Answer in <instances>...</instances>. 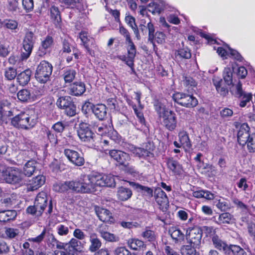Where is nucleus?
Wrapping results in <instances>:
<instances>
[{"mask_svg": "<svg viewBox=\"0 0 255 255\" xmlns=\"http://www.w3.org/2000/svg\"><path fill=\"white\" fill-rule=\"evenodd\" d=\"M127 50V64L130 67L133 66V62L136 53V47L132 40H129L125 42Z\"/></svg>", "mask_w": 255, "mask_h": 255, "instance_id": "nucleus-15", "label": "nucleus"}, {"mask_svg": "<svg viewBox=\"0 0 255 255\" xmlns=\"http://www.w3.org/2000/svg\"><path fill=\"white\" fill-rule=\"evenodd\" d=\"M165 35L161 31H157L154 34L153 41L155 40L157 43L163 44L165 41ZM154 44V42L152 43Z\"/></svg>", "mask_w": 255, "mask_h": 255, "instance_id": "nucleus-52", "label": "nucleus"}, {"mask_svg": "<svg viewBox=\"0 0 255 255\" xmlns=\"http://www.w3.org/2000/svg\"><path fill=\"white\" fill-rule=\"evenodd\" d=\"M220 115L223 119L228 120L233 115V111L228 108H224L220 111Z\"/></svg>", "mask_w": 255, "mask_h": 255, "instance_id": "nucleus-50", "label": "nucleus"}, {"mask_svg": "<svg viewBox=\"0 0 255 255\" xmlns=\"http://www.w3.org/2000/svg\"><path fill=\"white\" fill-rule=\"evenodd\" d=\"M175 55L176 57L179 56L180 58L189 59L191 58V54L188 48H183L176 51Z\"/></svg>", "mask_w": 255, "mask_h": 255, "instance_id": "nucleus-43", "label": "nucleus"}, {"mask_svg": "<svg viewBox=\"0 0 255 255\" xmlns=\"http://www.w3.org/2000/svg\"><path fill=\"white\" fill-rule=\"evenodd\" d=\"M142 237L149 242L153 241L155 239L154 233L149 230H147L143 232L142 233Z\"/></svg>", "mask_w": 255, "mask_h": 255, "instance_id": "nucleus-58", "label": "nucleus"}, {"mask_svg": "<svg viewBox=\"0 0 255 255\" xmlns=\"http://www.w3.org/2000/svg\"><path fill=\"white\" fill-rule=\"evenodd\" d=\"M248 150L250 152H255V133L251 135L246 144Z\"/></svg>", "mask_w": 255, "mask_h": 255, "instance_id": "nucleus-49", "label": "nucleus"}, {"mask_svg": "<svg viewBox=\"0 0 255 255\" xmlns=\"http://www.w3.org/2000/svg\"><path fill=\"white\" fill-rule=\"evenodd\" d=\"M79 38L83 43V45L86 49L87 52L90 55H92L93 52L91 48L96 47L94 39L90 37L88 33L86 32H80L79 34Z\"/></svg>", "mask_w": 255, "mask_h": 255, "instance_id": "nucleus-16", "label": "nucleus"}, {"mask_svg": "<svg viewBox=\"0 0 255 255\" xmlns=\"http://www.w3.org/2000/svg\"><path fill=\"white\" fill-rule=\"evenodd\" d=\"M37 163L34 160L27 161L23 167V174L27 176H30L36 171Z\"/></svg>", "mask_w": 255, "mask_h": 255, "instance_id": "nucleus-31", "label": "nucleus"}, {"mask_svg": "<svg viewBox=\"0 0 255 255\" xmlns=\"http://www.w3.org/2000/svg\"><path fill=\"white\" fill-rule=\"evenodd\" d=\"M64 153L68 159L74 165L82 166L84 164V158L77 151L70 149H65Z\"/></svg>", "mask_w": 255, "mask_h": 255, "instance_id": "nucleus-13", "label": "nucleus"}, {"mask_svg": "<svg viewBox=\"0 0 255 255\" xmlns=\"http://www.w3.org/2000/svg\"><path fill=\"white\" fill-rule=\"evenodd\" d=\"M139 30L143 35L146 34L147 30L148 31V40L151 43H153L154 33L155 32V28L153 24L150 21L147 23L146 26L144 24H140L139 25Z\"/></svg>", "mask_w": 255, "mask_h": 255, "instance_id": "nucleus-21", "label": "nucleus"}, {"mask_svg": "<svg viewBox=\"0 0 255 255\" xmlns=\"http://www.w3.org/2000/svg\"><path fill=\"white\" fill-rule=\"evenodd\" d=\"M12 125L16 128L22 129H29L36 124L35 120L25 113H22L15 116L11 120Z\"/></svg>", "mask_w": 255, "mask_h": 255, "instance_id": "nucleus-4", "label": "nucleus"}, {"mask_svg": "<svg viewBox=\"0 0 255 255\" xmlns=\"http://www.w3.org/2000/svg\"><path fill=\"white\" fill-rule=\"evenodd\" d=\"M4 233L6 238L8 239H13L18 236L19 231L17 229L7 228H5Z\"/></svg>", "mask_w": 255, "mask_h": 255, "instance_id": "nucleus-47", "label": "nucleus"}, {"mask_svg": "<svg viewBox=\"0 0 255 255\" xmlns=\"http://www.w3.org/2000/svg\"><path fill=\"white\" fill-rule=\"evenodd\" d=\"M167 166L168 169L175 174L179 175L183 171L182 165L173 158H168L167 159Z\"/></svg>", "mask_w": 255, "mask_h": 255, "instance_id": "nucleus-28", "label": "nucleus"}, {"mask_svg": "<svg viewBox=\"0 0 255 255\" xmlns=\"http://www.w3.org/2000/svg\"><path fill=\"white\" fill-rule=\"evenodd\" d=\"M80 176L77 180L67 181L64 182H58L53 185V189L56 192H64L68 190L78 193H82L80 188L81 186Z\"/></svg>", "mask_w": 255, "mask_h": 255, "instance_id": "nucleus-6", "label": "nucleus"}, {"mask_svg": "<svg viewBox=\"0 0 255 255\" xmlns=\"http://www.w3.org/2000/svg\"><path fill=\"white\" fill-rule=\"evenodd\" d=\"M226 253L230 255L232 253L234 255H246V252L240 247L236 245L228 246Z\"/></svg>", "mask_w": 255, "mask_h": 255, "instance_id": "nucleus-39", "label": "nucleus"}, {"mask_svg": "<svg viewBox=\"0 0 255 255\" xmlns=\"http://www.w3.org/2000/svg\"><path fill=\"white\" fill-rule=\"evenodd\" d=\"M76 72L74 70L66 71L63 74V78L66 83L71 82L75 78Z\"/></svg>", "mask_w": 255, "mask_h": 255, "instance_id": "nucleus-48", "label": "nucleus"}, {"mask_svg": "<svg viewBox=\"0 0 255 255\" xmlns=\"http://www.w3.org/2000/svg\"><path fill=\"white\" fill-rule=\"evenodd\" d=\"M17 213L15 210H6L0 212V222H5L13 220Z\"/></svg>", "mask_w": 255, "mask_h": 255, "instance_id": "nucleus-35", "label": "nucleus"}, {"mask_svg": "<svg viewBox=\"0 0 255 255\" xmlns=\"http://www.w3.org/2000/svg\"><path fill=\"white\" fill-rule=\"evenodd\" d=\"M16 70L13 68L9 67L5 69L4 72V76L8 80L14 79L16 76Z\"/></svg>", "mask_w": 255, "mask_h": 255, "instance_id": "nucleus-55", "label": "nucleus"}, {"mask_svg": "<svg viewBox=\"0 0 255 255\" xmlns=\"http://www.w3.org/2000/svg\"><path fill=\"white\" fill-rule=\"evenodd\" d=\"M89 241L90 246H89V250L90 252H95L101 248L102 243L96 233H91L89 234Z\"/></svg>", "mask_w": 255, "mask_h": 255, "instance_id": "nucleus-22", "label": "nucleus"}, {"mask_svg": "<svg viewBox=\"0 0 255 255\" xmlns=\"http://www.w3.org/2000/svg\"><path fill=\"white\" fill-rule=\"evenodd\" d=\"M85 84L81 82H76L71 84L68 88L70 94L75 96H79L83 94L85 92Z\"/></svg>", "mask_w": 255, "mask_h": 255, "instance_id": "nucleus-20", "label": "nucleus"}, {"mask_svg": "<svg viewBox=\"0 0 255 255\" xmlns=\"http://www.w3.org/2000/svg\"><path fill=\"white\" fill-rule=\"evenodd\" d=\"M95 212L99 219L103 222L111 223L114 221L112 213L107 209L100 207H95Z\"/></svg>", "mask_w": 255, "mask_h": 255, "instance_id": "nucleus-17", "label": "nucleus"}, {"mask_svg": "<svg viewBox=\"0 0 255 255\" xmlns=\"http://www.w3.org/2000/svg\"><path fill=\"white\" fill-rule=\"evenodd\" d=\"M47 201L46 193L45 192L39 193L36 197L34 205L27 208V212L36 216H40L46 206Z\"/></svg>", "mask_w": 255, "mask_h": 255, "instance_id": "nucleus-5", "label": "nucleus"}, {"mask_svg": "<svg viewBox=\"0 0 255 255\" xmlns=\"http://www.w3.org/2000/svg\"><path fill=\"white\" fill-rule=\"evenodd\" d=\"M126 22L130 26L133 30L135 37L137 40L140 39L139 29L135 22V18L131 15H127L125 17Z\"/></svg>", "mask_w": 255, "mask_h": 255, "instance_id": "nucleus-32", "label": "nucleus"}, {"mask_svg": "<svg viewBox=\"0 0 255 255\" xmlns=\"http://www.w3.org/2000/svg\"><path fill=\"white\" fill-rule=\"evenodd\" d=\"M130 151L134 156L138 157L139 158L146 159L147 157L152 156V153L149 151L141 147H131Z\"/></svg>", "mask_w": 255, "mask_h": 255, "instance_id": "nucleus-25", "label": "nucleus"}, {"mask_svg": "<svg viewBox=\"0 0 255 255\" xmlns=\"http://www.w3.org/2000/svg\"><path fill=\"white\" fill-rule=\"evenodd\" d=\"M93 128L95 129V131L98 134L102 135L103 134L106 133L108 131V128L105 125H93Z\"/></svg>", "mask_w": 255, "mask_h": 255, "instance_id": "nucleus-61", "label": "nucleus"}, {"mask_svg": "<svg viewBox=\"0 0 255 255\" xmlns=\"http://www.w3.org/2000/svg\"><path fill=\"white\" fill-rule=\"evenodd\" d=\"M101 237L108 242H118L119 241V238L118 236L107 231Z\"/></svg>", "mask_w": 255, "mask_h": 255, "instance_id": "nucleus-59", "label": "nucleus"}, {"mask_svg": "<svg viewBox=\"0 0 255 255\" xmlns=\"http://www.w3.org/2000/svg\"><path fill=\"white\" fill-rule=\"evenodd\" d=\"M4 25L7 28L15 30L17 28L18 23L15 20L8 19L4 22Z\"/></svg>", "mask_w": 255, "mask_h": 255, "instance_id": "nucleus-63", "label": "nucleus"}, {"mask_svg": "<svg viewBox=\"0 0 255 255\" xmlns=\"http://www.w3.org/2000/svg\"><path fill=\"white\" fill-rule=\"evenodd\" d=\"M182 82L186 86L195 87L197 85V82L190 76H183Z\"/></svg>", "mask_w": 255, "mask_h": 255, "instance_id": "nucleus-57", "label": "nucleus"}, {"mask_svg": "<svg viewBox=\"0 0 255 255\" xmlns=\"http://www.w3.org/2000/svg\"><path fill=\"white\" fill-rule=\"evenodd\" d=\"M117 194L120 200L126 201L130 198L132 195V192L128 188L121 187L118 189Z\"/></svg>", "mask_w": 255, "mask_h": 255, "instance_id": "nucleus-36", "label": "nucleus"}, {"mask_svg": "<svg viewBox=\"0 0 255 255\" xmlns=\"http://www.w3.org/2000/svg\"><path fill=\"white\" fill-rule=\"evenodd\" d=\"M129 159V155L128 153L123 151L122 153H121L120 157L117 162H119L120 164L126 166L128 165V162Z\"/></svg>", "mask_w": 255, "mask_h": 255, "instance_id": "nucleus-53", "label": "nucleus"}, {"mask_svg": "<svg viewBox=\"0 0 255 255\" xmlns=\"http://www.w3.org/2000/svg\"><path fill=\"white\" fill-rule=\"evenodd\" d=\"M77 132L81 141L92 143L94 141L95 134L86 123H80L79 125Z\"/></svg>", "mask_w": 255, "mask_h": 255, "instance_id": "nucleus-10", "label": "nucleus"}, {"mask_svg": "<svg viewBox=\"0 0 255 255\" xmlns=\"http://www.w3.org/2000/svg\"><path fill=\"white\" fill-rule=\"evenodd\" d=\"M128 246L131 249L137 251L145 246L143 242L137 239H129L127 242Z\"/></svg>", "mask_w": 255, "mask_h": 255, "instance_id": "nucleus-37", "label": "nucleus"}, {"mask_svg": "<svg viewBox=\"0 0 255 255\" xmlns=\"http://www.w3.org/2000/svg\"><path fill=\"white\" fill-rule=\"evenodd\" d=\"M35 42L34 34L31 31L26 33L22 42L23 51L22 52L21 58L22 59H27L32 52Z\"/></svg>", "mask_w": 255, "mask_h": 255, "instance_id": "nucleus-12", "label": "nucleus"}, {"mask_svg": "<svg viewBox=\"0 0 255 255\" xmlns=\"http://www.w3.org/2000/svg\"><path fill=\"white\" fill-rule=\"evenodd\" d=\"M213 82L217 92L221 96H226L228 94V89L227 87L224 85L221 79L217 77H214Z\"/></svg>", "mask_w": 255, "mask_h": 255, "instance_id": "nucleus-24", "label": "nucleus"}, {"mask_svg": "<svg viewBox=\"0 0 255 255\" xmlns=\"http://www.w3.org/2000/svg\"><path fill=\"white\" fill-rule=\"evenodd\" d=\"M18 99L21 102H27L30 98V93L27 90L23 89L17 94Z\"/></svg>", "mask_w": 255, "mask_h": 255, "instance_id": "nucleus-46", "label": "nucleus"}, {"mask_svg": "<svg viewBox=\"0 0 255 255\" xmlns=\"http://www.w3.org/2000/svg\"><path fill=\"white\" fill-rule=\"evenodd\" d=\"M233 219V216L230 213L226 212L221 214L218 218L217 223L218 224L231 223Z\"/></svg>", "mask_w": 255, "mask_h": 255, "instance_id": "nucleus-41", "label": "nucleus"}, {"mask_svg": "<svg viewBox=\"0 0 255 255\" xmlns=\"http://www.w3.org/2000/svg\"><path fill=\"white\" fill-rule=\"evenodd\" d=\"M83 246L81 242L76 239H72L68 244V250L71 254H74L76 252H80L82 251Z\"/></svg>", "mask_w": 255, "mask_h": 255, "instance_id": "nucleus-30", "label": "nucleus"}, {"mask_svg": "<svg viewBox=\"0 0 255 255\" xmlns=\"http://www.w3.org/2000/svg\"><path fill=\"white\" fill-rule=\"evenodd\" d=\"M31 74V71L29 69H26L18 74L17 80L19 84L22 86L27 84L30 80Z\"/></svg>", "mask_w": 255, "mask_h": 255, "instance_id": "nucleus-34", "label": "nucleus"}, {"mask_svg": "<svg viewBox=\"0 0 255 255\" xmlns=\"http://www.w3.org/2000/svg\"><path fill=\"white\" fill-rule=\"evenodd\" d=\"M249 130V127L246 124H243L240 127L238 132V141L240 145H245L251 137Z\"/></svg>", "mask_w": 255, "mask_h": 255, "instance_id": "nucleus-19", "label": "nucleus"}, {"mask_svg": "<svg viewBox=\"0 0 255 255\" xmlns=\"http://www.w3.org/2000/svg\"><path fill=\"white\" fill-rule=\"evenodd\" d=\"M130 253L125 247H118L114 251L115 255H130Z\"/></svg>", "mask_w": 255, "mask_h": 255, "instance_id": "nucleus-64", "label": "nucleus"}, {"mask_svg": "<svg viewBox=\"0 0 255 255\" xmlns=\"http://www.w3.org/2000/svg\"><path fill=\"white\" fill-rule=\"evenodd\" d=\"M93 113L100 120H103L107 116L106 106L102 104H97L93 109Z\"/></svg>", "mask_w": 255, "mask_h": 255, "instance_id": "nucleus-27", "label": "nucleus"}, {"mask_svg": "<svg viewBox=\"0 0 255 255\" xmlns=\"http://www.w3.org/2000/svg\"><path fill=\"white\" fill-rule=\"evenodd\" d=\"M232 71L229 68H226L223 73V78L225 82L227 85H230L233 83Z\"/></svg>", "mask_w": 255, "mask_h": 255, "instance_id": "nucleus-44", "label": "nucleus"}, {"mask_svg": "<svg viewBox=\"0 0 255 255\" xmlns=\"http://www.w3.org/2000/svg\"><path fill=\"white\" fill-rule=\"evenodd\" d=\"M50 11L51 18L56 22H58L60 20V15L58 8L55 6H52Z\"/></svg>", "mask_w": 255, "mask_h": 255, "instance_id": "nucleus-51", "label": "nucleus"}, {"mask_svg": "<svg viewBox=\"0 0 255 255\" xmlns=\"http://www.w3.org/2000/svg\"><path fill=\"white\" fill-rule=\"evenodd\" d=\"M66 126L65 124L61 122H58L52 126V128L55 132L61 133L64 131Z\"/></svg>", "mask_w": 255, "mask_h": 255, "instance_id": "nucleus-62", "label": "nucleus"}, {"mask_svg": "<svg viewBox=\"0 0 255 255\" xmlns=\"http://www.w3.org/2000/svg\"><path fill=\"white\" fill-rule=\"evenodd\" d=\"M18 196L16 194H12L9 196L1 200V203L4 204L6 207L15 206L18 204Z\"/></svg>", "mask_w": 255, "mask_h": 255, "instance_id": "nucleus-33", "label": "nucleus"}, {"mask_svg": "<svg viewBox=\"0 0 255 255\" xmlns=\"http://www.w3.org/2000/svg\"><path fill=\"white\" fill-rule=\"evenodd\" d=\"M53 43V39L51 36H47L41 42V48L46 50L50 48Z\"/></svg>", "mask_w": 255, "mask_h": 255, "instance_id": "nucleus-54", "label": "nucleus"}, {"mask_svg": "<svg viewBox=\"0 0 255 255\" xmlns=\"http://www.w3.org/2000/svg\"><path fill=\"white\" fill-rule=\"evenodd\" d=\"M169 232L175 243H181L185 240V235L179 229L176 227L170 228Z\"/></svg>", "mask_w": 255, "mask_h": 255, "instance_id": "nucleus-23", "label": "nucleus"}, {"mask_svg": "<svg viewBox=\"0 0 255 255\" xmlns=\"http://www.w3.org/2000/svg\"><path fill=\"white\" fill-rule=\"evenodd\" d=\"M193 246L190 245H183L180 248V252L182 255H199L196 252Z\"/></svg>", "mask_w": 255, "mask_h": 255, "instance_id": "nucleus-40", "label": "nucleus"}, {"mask_svg": "<svg viewBox=\"0 0 255 255\" xmlns=\"http://www.w3.org/2000/svg\"><path fill=\"white\" fill-rule=\"evenodd\" d=\"M82 193H91L96 191L97 179L96 173L80 176Z\"/></svg>", "mask_w": 255, "mask_h": 255, "instance_id": "nucleus-7", "label": "nucleus"}, {"mask_svg": "<svg viewBox=\"0 0 255 255\" xmlns=\"http://www.w3.org/2000/svg\"><path fill=\"white\" fill-rule=\"evenodd\" d=\"M82 0H60V1L67 5L72 7H76L78 9L81 10L82 8L81 2Z\"/></svg>", "mask_w": 255, "mask_h": 255, "instance_id": "nucleus-45", "label": "nucleus"}, {"mask_svg": "<svg viewBox=\"0 0 255 255\" xmlns=\"http://www.w3.org/2000/svg\"><path fill=\"white\" fill-rule=\"evenodd\" d=\"M172 98L178 104L186 108H193L198 104V101L192 95L176 93L174 94Z\"/></svg>", "mask_w": 255, "mask_h": 255, "instance_id": "nucleus-9", "label": "nucleus"}, {"mask_svg": "<svg viewBox=\"0 0 255 255\" xmlns=\"http://www.w3.org/2000/svg\"><path fill=\"white\" fill-rule=\"evenodd\" d=\"M154 197L160 209L163 210L166 208L168 204V200L165 193L163 190L160 188L156 189L154 191Z\"/></svg>", "mask_w": 255, "mask_h": 255, "instance_id": "nucleus-18", "label": "nucleus"}, {"mask_svg": "<svg viewBox=\"0 0 255 255\" xmlns=\"http://www.w3.org/2000/svg\"><path fill=\"white\" fill-rule=\"evenodd\" d=\"M242 100L240 103V106L242 108L245 107L247 103L250 102L252 98V95L251 93H246L242 96Z\"/></svg>", "mask_w": 255, "mask_h": 255, "instance_id": "nucleus-60", "label": "nucleus"}, {"mask_svg": "<svg viewBox=\"0 0 255 255\" xmlns=\"http://www.w3.org/2000/svg\"><path fill=\"white\" fill-rule=\"evenodd\" d=\"M57 232L59 236H66L69 233L68 227L63 224H59L56 228Z\"/></svg>", "mask_w": 255, "mask_h": 255, "instance_id": "nucleus-56", "label": "nucleus"}, {"mask_svg": "<svg viewBox=\"0 0 255 255\" xmlns=\"http://www.w3.org/2000/svg\"><path fill=\"white\" fill-rule=\"evenodd\" d=\"M186 238L189 244L193 247L199 248L202 237V231L200 227L195 226L188 228L186 230Z\"/></svg>", "mask_w": 255, "mask_h": 255, "instance_id": "nucleus-8", "label": "nucleus"}, {"mask_svg": "<svg viewBox=\"0 0 255 255\" xmlns=\"http://www.w3.org/2000/svg\"><path fill=\"white\" fill-rule=\"evenodd\" d=\"M45 181V178L44 176L43 175H38L29 181L28 189L31 191L35 190L41 186Z\"/></svg>", "mask_w": 255, "mask_h": 255, "instance_id": "nucleus-26", "label": "nucleus"}, {"mask_svg": "<svg viewBox=\"0 0 255 255\" xmlns=\"http://www.w3.org/2000/svg\"><path fill=\"white\" fill-rule=\"evenodd\" d=\"M216 206L221 211H226L231 208L229 201L225 200H219L216 203Z\"/></svg>", "mask_w": 255, "mask_h": 255, "instance_id": "nucleus-42", "label": "nucleus"}, {"mask_svg": "<svg viewBox=\"0 0 255 255\" xmlns=\"http://www.w3.org/2000/svg\"><path fill=\"white\" fill-rule=\"evenodd\" d=\"M212 241L214 247L219 250H223L226 252L228 245L222 241L219 237L216 236H213L212 238Z\"/></svg>", "mask_w": 255, "mask_h": 255, "instance_id": "nucleus-38", "label": "nucleus"}, {"mask_svg": "<svg viewBox=\"0 0 255 255\" xmlns=\"http://www.w3.org/2000/svg\"><path fill=\"white\" fill-rule=\"evenodd\" d=\"M178 136L179 140L182 145L183 148L186 150L191 148L192 144L186 131L184 130L180 131L178 133Z\"/></svg>", "mask_w": 255, "mask_h": 255, "instance_id": "nucleus-29", "label": "nucleus"}, {"mask_svg": "<svg viewBox=\"0 0 255 255\" xmlns=\"http://www.w3.org/2000/svg\"><path fill=\"white\" fill-rule=\"evenodd\" d=\"M23 175L18 168L0 165V179L7 183L20 184L22 183Z\"/></svg>", "mask_w": 255, "mask_h": 255, "instance_id": "nucleus-1", "label": "nucleus"}, {"mask_svg": "<svg viewBox=\"0 0 255 255\" xmlns=\"http://www.w3.org/2000/svg\"><path fill=\"white\" fill-rule=\"evenodd\" d=\"M52 72V66L46 61H42L38 65L35 77L41 83H46L50 78Z\"/></svg>", "mask_w": 255, "mask_h": 255, "instance_id": "nucleus-3", "label": "nucleus"}, {"mask_svg": "<svg viewBox=\"0 0 255 255\" xmlns=\"http://www.w3.org/2000/svg\"><path fill=\"white\" fill-rule=\"evenodd\" d=\"M56 104L59 108L65 110V113L67 116L72 117L76 114V107L70 97H61L57 100Z\"/></svg>", "mask_w": 255, "mask_h": 255, "instance_id": "nucleus-11", "label": "nucleus"}, {"mask_svg": "<svg viewBox=\"0 0 255 255\" xmlns=\"http://www.w3.org/2000/svg\"><path fill=\"white\" fill-rule=\"evenodd\" d=\"M97 185L99 187H115L116 183L114 177L112 175H103L96 173Z\"/></svg>", "mask_w": 255, "mask_h": 255, "instance_id": "nucleus-14", "label": "nucleus"}, {"mask_svg": "<svg viewBox=\"0 0 255 255\" xmlns=\"http://www.w3.org/2000/svg\"><path fill=\"white\" fill-rule=\"evenodd\" d=\"M155 109L159 117L162 119V123L166 128L173 130L176 127L175 114L171 110H167L160 104L156 105Z\"/></svg>", "mask_w": 255, "mask_h": 255, "instance_id": "nucleus-2", "label": "nucleus"}]
</instances>
